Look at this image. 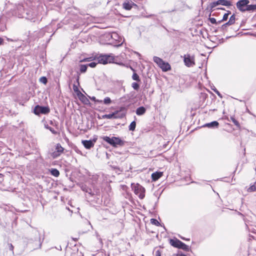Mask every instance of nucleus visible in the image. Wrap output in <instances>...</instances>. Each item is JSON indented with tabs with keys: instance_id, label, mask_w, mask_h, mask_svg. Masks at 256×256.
Here are the masks:
<instances>
[{
	"instance_id": "c9c22d12",
	"label": "nucleus",
	"mask_w": 256,
	"mask_h": 256,
	"mask_svg": "<svg viewBox=\"0 0 256 256\" xmlns=\"http://www.w3.org/2000/svg\"><path fill=\"white\" fill-rule=\"evenodd\" d=\"M40 80L42 83L46 84L47 82V79L46 77L42 76L40 78Z\"/></svg>"
},
{
	"instance_id": "4468645a",
	"label": "nucleus",
	"mask_w": 256,
	"mask_h": 256,
	"mask_svg": "<svg viewBox=\"0 0 256 256\" xmlns=\"http://www.w3.org/2000/svg\"><path fill=\"white\" fill-rule=\"evenodd\" d=\"M219 124L216 121H214L210 123H207L204 124V126H206L210 128H218Z\"/></svg>"
},
{
	"instance_id": "5701e85b",
	"label": "nucleus",
	"mask_w": 256,
	"mask_h": 256,
	"mask_svg": "<svg viewBox=\"0 0 256 256\" xmlns=\"http://www.w3.org/2000/svg\"><path fill=\"white\" fill-rule=\"evenodd\" d=\"M179 248L182 249L186 251L189 250V246H188L186 245L185 244L183 243L182 242H181V244Z\"/></svg>"
},
{
	"instance_id": "58836bf2",
	"label": "nucleus",
	"mask_w": 256,
	"mask_h": 256,
	"mask_svg": "<svg viewBox=\"0 0 256 256\" xmlns=\"http://www.w3.org/2000/svg\"><path fill=\"white\" fill-rule=\"evenodd\" d=\"M210 22H211V23H212L213 24H216L218 23L216 22V20L214 18H210Z\"/></svg>"
},
{
	"instance_id": "dca6fc26",
	"label": "nucleus",
	"mask_w": 256,
	"mask_h": 256,
	"mask_svg": "<svg viewBox=\"0 0 256 256\" xmlns=\"http://www.w3.org/2000/svg\"><path fill=\"white\" fill-rule=\"evenodd\" d=\"M118 113V112L116 111L114 112H113L112 114H104L102 116V118H108V119H111V118H116L118 117L116 116V114Z\"/></svg>"
},
{
	"instance_id": "4c0bfd02",
	"label": "nucleus",
	"mask_w": 256,
	"mask_h": 256,
	"mask_svg": "<svg viewBox=\"0 0 256 256\" xmlns=\"http://www.w3.org/2000/svg\"><path fill=\"white\" fill-rule=\"evenodd\" d=\"M97 64V63L96 62H92L90 63L88 66L91 68H94Z\"/></svg>"
},
{
	"instance_id": "412c9836",
	"label": "nucleus",
	"mask_w": 256,
	"mask_h": 256,
	"mask_svg": "<svg viewBox=\"0 0 256 256\" xmlns=\"http://www.w3.org/2000/svg\"><path fill=\"white\" fill-rule=\"evenodd\" d=\"M51 174L54 176H58L60 175L59 171L56 168H52L50 170Z\"/></svg>"
},
{
	"instance_id": "ddd939ff",
	"label": "nucleus",
	"mask_w": 256,
	"mask_h": 256,
	"mask_svg": "<svg viewBox=\"0 0 256 256\" xmlns=\"http://www.w3.org/2000/svg\"><path fill=\"white\" fill-rule=\"evenodd\" d=\"M181 242H182L178 239L170 240V244L175 248H179Z\"/></svg>"
},
{
	"instance_id": "2f4dec72",
	"label": "nucleus",
	"mask_w": 256,
	"mask_h": 256,
	"mask_svg": "<svg viewBox=\"0 0 256 256\" xmlns=\"http://www.w3.org/2000/svg\"><path fill=\"white\" fill-rule=\"evenodd\" d=\"M45 127L46 128L49 130L53 134H57L56 131L53 128H52L48 126H46Z\"/></svg>"
},
{
	"instance_id": "393cba45",
	"label": "nucleus",
	"mask_w": 256,
	"mask_h": 256,
	"mask_svg": "<svg viewBox=\"0 0 256 256\" xmlns=\"http://www.w3.org/2000/svg\"><path fill=\"white\" fill-rule=\"evenodd\" d=\"M230 13L231 12L230 11H228V12L224 15L222 20L220 21H219L218 23H220L222 21H225L227 20V19L228 18V16L229 14H230Z\"/></svg>"
},
{
	"instance_id": "aec40b11",
	"label": "nucleus",
	"mask_w": 256,
	"mask_h": 256,
	"mask_svg": "<svg viewBox=\"0 0 256 256\" xmlns=\"http://www.w3.org/2000/svg\"><path fill=\"white\" fill-rule=\"evenodd\" d=\"M153 60L154 62H156L158 66H160L161 64H162V62H164V60L162 58L158 56H154L153 58Z\"/></svg>"
},
{
	"instance_id": "f8f14e48",
	"label": "nucleus",
	"mask_w": 256,
	"mask_h": 256,
	"mask_svg": "<svg viewBox=\"0 0 256 256\" xmlns=\"http://www.w3.org/2000/svg\"><path fill=\"white\" fill-rule=\"evenodd\" d=\"M162 172H156L152 173V178L154 181L157 180L162 176Z\"/></svg>"
},
{
	"instance_id": "0eeeda50",
	"label": "nucleus",
	"mask_w": 256,
	"mask_h": 256,
	"mask_svg": "<svg viewBox=\"0 0 256 256\" xmlns=\"http://www.w3.org/2000/svg\"><path fill=\"white\" fill-rule=\"evenodd\" d=\"M221 4L224 6H230L232 5L231 2L226 0H218L216 2H213L212 4V7L214 8L216 6Z\"/></svg>"
},
{
	"instance_id": "7c9ffc66",
	"label": "nucleus",
	"mask_w": 256,
	"mask_h": 256,
	"mask_svg": "<svg viewBox=\"0 0 256 256\" xmlns=\"http://www.w3.org/2000/svg\"><path fill=\"white\" fill-rule=\"evenodd\" d=\"M111 100L110 98L106 97L104 100V102L106 104H109L111 103Z\"/></svg>"
},
{
	"instance_id": "9b49d317",
	"label": "nucleus",
	"mask_w": 256,
	"mask_h": 256,
	"mask_svg": "<svg viewBox=\"0 0 256 256\" xmlns=\"http://www.w3.org/2000/svg\"><path fill=\"white\" fill-rule=\"evenodd\" d=\"M78 96L80 100L84 104H90L88 99L81 92H80V94H78Z\"/></svg>"
},
{
	"instance_id": "9d476101",
	"label": "nucleus",
	"mask_w": 256,
	"mask_h": 256,
	"mask_svg": "<svg viewBox=\"0 0 256 256\" xmlns=\"http://www.w3.org/2000/svg\"><path fill=\"white\" fill-rule=\"evenodd\" d=\"M96 142V140H94V141L92 140H82V143L84 146L87 148L90 149L91 148L93 147L94 146V143Z\"/></svg>"
},
{
	"instance_id": "423d86ee",
	"label": "nucleus",
	"mask_w": 256,
	"mask_h": 256,
	"mask_svg": "<svg viewBox=\"0 0 256 256\" xmlns=\"http://www.w3.org/2000/svg\"><path fill=\"white\" fill-rule=\"evenodd\" d=\"M250 3L248 0H240L236 3L237 8L241 12H246V8Z\"/></svg>"
},
{
	"instance_id": "e433bc0d",
	"label": "nucleus",
	"mask_w": 256,
	"mask_h": 256,
	"mask_svg": "<svg viewBox=\"0 0 256 256\" xmlns=\"http://www.w3.org/2000/svg\"><path fill=\"white\" fill-rule=\"evenodd\" d=\"M89 98H90V100H93L94 102H102V100H96V97H94V96H92V97L89 96Z\"/></svg>"
},
{
	"instance_id": "2eb2a0df",
	"label": "nucleus",
	"mask_w": 256,
	"mask_h": 256,
	"mask_svg": "<svg viewBox=\"0 0 256 256\" xmlns=\"http://www.w3.org/2000/svg\"><path fill=\"white\" fill-rule=\"evenodd\" d=\"M160 67L164 70V71H168L170 69V65L168 63L164 61L162 64H161Z\"/></svg>"
},
{
	"instance_id": "bb28decb",
	"label": "nucleus",
	"mask_w": 256,
	"mask_h": 256,
	"mask_svg": "<svg viewBox=\"0 0 256 256\" xmlns=\"http://www.w3.org/2000/svg\"><path fill=\"white\" fill-rule=\"evenodd\" d=\"M256 191V185L255 184L251 186L248 189V192H253Z\"/></svg>"
},
{
	"instance_id": "a211bd4d",
	"label": "nucleus",
	"mask_w": 256,
	"mask_h": 256,
	"mask_svg": "<svg viewBox=\"0 0 256 256\" xmlns=\"http://www.w3.org/2000/svg\"><path fill=\"white\" fill-rule=\"evenodd\" d=\"M256 10V4H248V6L246 8V11L254 12Z\"/></svg>"
},
{
	"instance_id": "a19ab883",
	"label": "nucleus",
	"mask_w": 256,
	"mask_h": 256,
	"mask_svg": "<svg viewBox=\"0 0 256 256\" xmlns=\"http://www.w3.org/2000/svg\"><path fill=\"white\" fill-rule=\"evenodd\" d=\"M155 256H161V253L159 250H158L156 252Z\"/></svg>"
},
{
	"instance_id": "8fccbe9b",
	"label": "nucleus",
	"mask_w": 256,
	"mask_h": 256,
	"mask_svg": "<svg viewBox=\"0 0 256 256\" xmlns=\"http://www.w3.org/2000/svg\"><path fill=\"white\" fill-rule=\"evenodd\" d=\"M254 184H255V185H256V182Z\"/></svg>"
},
{
	"instance_id": "39448f33",
	"label": "nucleus",
	"mask_w": 256,
	"mask_h": 256,
	"mask_svg": "<svg viewBox=\"0 0 256 256\" xmlns=\"http://www.w3.org/2000/svg\"><path fill=\"white\" fill-rule=\"evenodd\" d=\"M55 148L56 150L50 154V156L53 158H56L60 156L64 150V148L60 144H56Z\"/></svg>"
},
{
	"instance_id": "1a4fd4ad",
	"label": "nucleus",
	"mask_w": 256,
	"mask_h": 256,
	"mask_svg": "<svg viewBox=\"0 0 256 256\" xmlns=\"http://www.w3.org/2000/svg\"><path fill=\"white\" fill-rule=\"evenodd\" d=\"M133 6H137V5L130 0H126L122 4V7L126 10H130Z\"/></svg>"
},
{
	"instance_id": "473e14b6",
	"label": "nucleus",
	"mask_w": 256,
	"mask_h": 256,
	"mask_svg": "<svg viewBox=\"0 0 256 256\" xmlns=\"http://www.w3.org/2000/svg\"><path fill=\"white\" fill-rule=\"evenodd\" d=\"M73 90H74V92L76 93L77 96L78 95V94H80V92L79 90L78 86H76V84H74V86H73Z\"/></svg>"
},
{
	"instance_id": "20e7f679",
	"label": "nucleus",
	"mask_w": 256,
	"mask_h": 256,
	"mask_svg": "<svg viewBox=\"0 0 256 256\" xmlns=\"http://www.w3.org/2000/svg\"><path fill=\"white\" fill-rule=\"evenodd\" d=\"M50 111V108L48 107L42 106L38 105L36 106L34 109V113L37 115H39L40 114H47Z\"/></svg>"
},
{
	"instance_id": "a18cd8bd",
	"label": "nucleus",
	"mask_w": 256,
	"mask_h": 256,
	"mask_svg": "<svg viewBox=\"0 0 256 256\" xmlns=\"http://www.w3.org/2000/svg\"><path fill=\"white\" fill-rule=\"evenodd\" d=\"M78 79H79V78L78 77V78H77V82H78ZM78 84H79V83H78Z\"/></svg>"
},
{
	"instance_id": "f3484780",
	"label": "nucleus",
	"mask_w": 256,
	"mask_h": 256,
	"mask_svg": "<svg viewBox=\"0 0 256 256\" xmlns=\"http://www.w3.org/2000/svg\"><path fill=\"white\" fill-rule=\"evenodd\" d=\"M146 110L143 106L138 108L136 110L137 115L140 116L144 114L146 112Z\"/></svg>"
},
{
	"instance_id": "37998d69",
	"label": "nucleus",
	"mask_w": 256,
	"mask_h": 256,
	"mask_svg": "<svg viewBox=\"0 0 256 256\" xmlns=\"http://www.w3.org/2000/svg\"><path fill=\"white\" fill-rule=\"evenodd\" d=\"M232 122L236 125H237L238 124V122L236 120H235L234 119H232Z\"/></svg>"
},
{
	"instance_id": "c756f323",
	"label": "nucleus",
	"mask_w": 256,
	"mask_h": 256,
	"mask_svg": "<svg viewBox=\"0 0 256 256\" xmlns=\"http://www.w3.org/2000/svg\"><path fill=\"white\" fill-rule=\"evenodd\" d=\"M231 25L230 24H229V22H227L226 23L224 24H223L222 27H221V29L223 30V31H225L226 30V28Z\"/></svg>"
},
{
	"instance_id": "6e6552de",
	"label": "nucleus",
	"mask_w": 256,
	"mask_h": 256,
	"mask_svg": "<svg viewBox=\"0 0 256 256\" xmlns=\"http://www.w3.org/2000/svg\"><path fill=\"white\" fill-rule=\"evenodd\" d=\"M124 144V142L118 137H112V146L116 147L117 146H122Z\"/></svg>"
},
{
	"instance_id": "6ab92c4d",
	"label": "nucleus",
	"mask_w": 256,
	"mask_h": 256,
	"mask_svg": "<svg viewBox=\"0 0 256 256\" xmlns=\"http://www.w3.org/2000/svg\"><path fill=\"white\" fill-rule=\"evenodd\" d=\"M100 138L104 140L107 142L108 144L112 146V137L110 138L107 136H102L100 137Z\"/></svg>"
},
{
	"instance_id": "ea45409f",
	"label": "nucleus",
	"mask_w": 256,
	"mask_h": 256,
	"mask_svg": "<svg viewBox=\"0 0 256 256\" xmlns=\"http://www.w3.org/2000/svg\"><path fill=\"white\" fill-rule=\"evenodd\" d=\"M91 60V58H86L85 59H84L82 60H80V62H90V60Z\"/></svg>"
},
{
	"instance_id": "f257e3e1",
	"label": "nucleus",
	"mask_w": 256,
	"mask_h": 256,
	"mask_svg": "<svg viewBox=\"0 0 256 256\" xmlns=\"http://www.w3.org/2000/svg\"><path fill=\"white\" fill-rule=\"evenodd\" d=\"M114 56L112 54L100 55L97 57L96 60L98 63L104 64L114 62Z\"/></svg>"
},
{
	"instance_id": "f704fd0d",
	"label": "nucleus",
	"mask_w": 256,
	"mask_h": 256,
	"mask_svg": "<svg viewBox=\"0 0 256 256\" xmlns=\"http://www.w3.org/2000/svg\"><path fill=\"white\" fill-rule=\"evenodd\" d=\"M132 87L134 90H138L140 86L138 84L134 82L132 84Z\"/></svg>"
},
{
	"instance_id": "c03bdc74",
	"label": "nucleus",
	"mask_w": 256,
	"mask_h": 256,
	"mask_svg": "<svg viewBox=\"0 0 256 256\" xmlns=\"http://www.w3.org/2000/svg\"><path fill=\"white\" fill-rule=\"evenodd\" d=\"M3 42V40L1 38H0V44H2Z\"/></svg>"
},
{
	"instance_id": "a878e982",
	"label": "nucleus",
	"mask_w": 256,
	"mask_h": 256,
	"mask_svg": "<svg viewBox=\"0 0 256 256\" xmlns=\"http://www.w3.org/2000/svg\"><path fill=\"white\" fill-rule=\"evenodd\" d=\"M235 21H236V16L234 14H232L230 17V20H228L229 24H230L232 25L235 22Z\"/></svg>"
},
{
	"instance_id": "4be33fe9",
	"label": "nucleus",
	"mask_w": 256,
	"mask_h": 256,
	"mask_svg": "<svg viewBox=\"0 0 256 256\" xmlns=\"http://www.w3.org/2000/svg\"><path fill=\"white\" fill-rule=\"evenodd\" d=\"M26 14H27L26 18L30 20H32V16L36 15L34 12H32L31 11L28 12V10L26 11Z\"/></svg>"
},
{
	"instance_id": "49530a36",
	"label": "nucleus",
	"mask_w": 256,
	"mask_h": 256,
	"mask_svg": "<svg viewBox=\"0 0 256 256\" xmlns=\"http://www.w3.org/2000/svg\"><path fill=\"white\" fill-rule=\"evenodd\" d=\"M218 9H220V10H224V8H218Z\"/></svg>"
},
{
	"instance_id": "c85d7f7f",
	"label": "nucleus",
	"mask_w": 256,
	"mask_h": 256,
	"mask_svg": "<svg viewBox=\"0 0 256 256\" xmlns=\"http://www.w3.org/2000/svg\"><path fill=\"white\" fill-rule=\"evenodd\" d=\"M132 78L134 80L139 82L140 81V79L139 76L136 74L134 73L132 76Z\"/></svg>"
},
{
	"instance_id": "cd10ccee",
	"label": "nucleus",
	"mask_w": 256,
	"mask_h": 256,
	"mask_svg": "<svg viewBox=\"0 0 256 256\" xmlns=\"http://www.w3.org/2000/svg\"><path fill=\"white\" fill-rule=\"evenodd\" d=\"M87 70L86 65H81L80 66V70L82 72H85Z\"/></svg>"
},
{
	"instance_id": "72a5a7b5",
	"label": "nucleus",
	"mask_w": 256,
	"mask_h": 256,
	"mask_svg": "<svg viewBox=\"0 0 256 256\" xmlns=\"http://www.w3.org/2000/svg\"><path fill=\"white\" fill-rule=\"evenodd\" d=\"M150 222L152 224L154 225H156V226H158L160 224L159 222L156 220L154 219V218L151 219Z\"/></svg>"
},
{
	"instance_id": "79ce46f5",
	"label": "nucleus",
	"mask_w": 256,
	"mask_h": 256,
	"mask_svg": "<svg viewBox=\"0 0 256 256\" xmlns=\"http://www.w3.org/2000/svg\"><path fill=\"white\" fill-rule=\"evenodd\" d=\"M220 97H222L220 94V92L216 88L213 90Z\"/></svg>"
},
{
	"instance_id": "7ed1b4c3",
	"label": "nucleus",
	"mask_w": 256,
	"mask_h": 256,
	"mask_svg": "<svg viewBox=\"0 0 256 256\" xmlns=\"http://www.w3.org/2000/svg\"><path fill=\"white\" fill-rule=\"evenodd\" d=\"M184 61L186 66L188 67L192 66L195 64L194 57L189 54H185L184 56Z\"/></svg>"
},
{
	"instance_id": "09e8293b",
	"label": "nucleus",
	"mask_w": 256,
	"mask_h": 256,
	"mask_svg": "<svg viewBox=\"0 0 256 256\" xmlns=\"http://www.w3.org/2000/svg\"><path fill=\"white\" fill-rule=\"evenodd\" d=\"M10 248H13V246L12 244H10Z\"/></svg>"
},
{
	"instance_id": "b1692460",
	"label": "nucleus",
	"mask_w": 256,
	"mask_h": 256,
	"mask_svg": "<svg viewBox=\"0 0 256 256\" xmlns=\"http://www.w3.org/2000/svg\"><path fill=\"white\" fill-rule=\"evenodd\" d=\"M136 126V123L134 121L132 122L130 125L129 126V130L131 131H134Z\"/></svg>"
},
{
	"instance_id": "f03ea898",
	"label": "nucleus",
	"mask_w": 256,
	"mask_h": 256,
	"mask_svg": "<svg viewBox=\"0 0 256 256\" xmlns=\"http://www.w3.org/2000/svg\"><path fill=\"white\" fill-rule=\"evenodd\" d=\"M132 186L134 193L138 195L140 198L142 199L144 197L145 190L144 188L138 184H132Z\"/></svg>"
},
{
	"instance_id": "de8ad7c7",
	"label": "nucleus",
	"mask_w": 256,
	"mask_h": 256,
	"mask_svg": "<svg viewBox=\"0 0 256 256\" xmlns=\"http://www.w3.org/2000/svg\"><path fill=\"white\" fill-rule=\"evenodd\" d=\"M10 248H13V246L12 244H10Z\"/></svg>"
}]
</instances>
